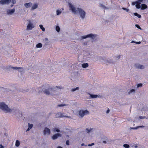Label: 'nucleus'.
Masks as SVG:
<instances>
[{"instance_id":"obj_1","label":"nucleus","mask_w":148,"mask_h":148,"mask_svg":"<svg viewBox=\"0 0 148 148\" xmlns=\"http://www.w3.org/2000/svg\"><path fill=\"white\" fill-rule=\"evenodd\" d=\"M68 5L70 10L75 14L78 13L80 17L82 19H84L86 17V12L83 9L80 8H76L72 3L68 2Z\"/></svg>"},{"instance_id":"obj_2","label":"nucleus","mask_w":148,"mask_h":148,"mask_svg":"<svg viewBox=\"0 0 148 148\" xmlns=\"http://www.w3.org/2000/svg\"><path fill=\"white\" fill-rule=\"evenodd\" d=\"M44 86L42 87L43 92L47 95H52L55 92V87L52 88L50 86H48L44 88Z\"/></svg>"},{"instance_id":"obj_3","label":"nucleus","mask_w":148,"mask_h":148,"mask_svg":"<svg viewBox=\"0 0 148 148\" xmlns=\"http://www.w3.org/2000/svg\"><path fill=\"white\" fill-rule=\"evenodd\" d=\"M0 109L5 113H11V109L9 108L4 102L0 103Z\"/></svg>"},{"instance_id":"obj_4","label":"nucleus","mask_w":148,"mask_h":148,"mask_svg":"<svg viewBox=\"0 0 148 148\" xmlns=\"http://www.w3.org/2000/svg\"><path fill=\"white\" fill-rule=\"evenodd\" d=\"M89 114V112L87 110H81L79 111L78 115L79 118H82L85 116L88 115Z\"/></svg>"},{"instance_id":"obj_5","label":"nucleus","mask_w":148,"mask_h":148,"mask_svg":"<svg viewBox=\"0 0 148 148\" xmlns=\"http://www.w3.org/2000/svg\"><path fill=\"white\" fill-rule=\"evenodd\" d=\"M137 1L133 2L132 3V5H136V7L137 8L139 9L141 8L140 4L141 3H145L146 0H137Z\"/></svg>"},{"instance_id":"obj_6","label":"nucleus","mask_w":148,"mask_h":148,"mask_svg":"<svg viewBox=\"0 0 148 148\" xmlns=\"http://www.w3.org/2000/svg\"><path fill=\"white\" fill-rule=\"evenodd\" d=\"M11 110L12 111L11 112H12L14 115H15L17 117H21L22 116V112L18 109H13Z\"/></svg>"},{"instance_id":"obj_7","label":"nucleus","mask_w":148,"mask_h":148,"mask_svg":"<svg viewBox=\"0 0 148 148\" xmlns=\"http://www.w3.org/2000/svg\"><path fill=\"white\" fill-rule=\"evenodd\" d=\"M34 27L35 25L31 21H28L26 28V30H31Z\"/></svg>"},{"instance_id":"obj_8","label":"nucleus","mask_w":148,"mask_h":148,"mask_svg":"<svg viewBox=\"0 0 148 148\" xmlns=\"http://www.w3.org/2000/svg\"><path fill=\"white\" fill-rule=\"evenodd\" d=\"M97 36L95 34H90L88 35L81 36V38L82 39L86 38H91L92 39H94Z\"/></svg>"},{"instance_id":"obj_9","label":"nucleus","mask_w":148,"mask_h":148,"mask_svg":"<svg viewBox=\"0 0 148 148\" xmlns=\"http://www.w3.org/2000/svg\"><path fill=\"white\" fill-rule=\"evenodd\" d=\"M85 132L89 134L90 133L95 132H96V130L95 128L89 127L85 129Z\"/></svg>"},{"instance_id":"obj_10","label":"nucleus","mask_w":148,"mask_h":148,"mask_svg":"<svg viewBox=\"0 0 148 148\" xmlns=\"http://www.w3.org/2000/svg\"><path fill=\"white\" fill-rule=\"evenodd\" d=\"M134 67L137 69H143L145 68L144 65L140 64L138 63H135L134 65Z\"/></svg>"},{"instance_id":"obj_11","label":"nucleus","mask_w":148,"mask_h":148,"mask_svg":"<svg viewBox=\"0 0 148 148\" xmlns=\"http://www.w3.org/2000/svg\"><path fill=\"white\" fill-rule=\"evenodd\" d=\"M15 10L14 8L12 9H7L6 13L8 15H12L14 12Z\"/></svg>"},{"instance_id":"obj_12","label":"nucleus","mask_w":148,"mask_h":148,"mask_svg":"<svg viewBox=\"0 0 148 148\" xmlns=\"http://www.w3.org/2000/svg\"><path fill=\"white\" fill-rule=\"evenodd\" d=\"M51 133L50 130L46 127L44 128L43 131L44 134L45 135H49Z\"/></svg>"},{"instance_id":"obj_13","label":"nucleus","mask_w":148,"mask_h":148,"mask_svg":"<svg viewBox=\"0 0 148 148\" xmlns=\"http://www.w3.org/2000/svg\"><path fill=\"white\" fill-rule=\"evenodd\" d=\"M11 2L10 0H1L0 1V3L3 5L8 4Z\"/></svg>"},{"instance_id":"obj_14","label":"nucleus","mask_w":148,"mask_h":148,"mask_svg":"<svg viewBox=\"0 0 148 148\" xmlns=\"http://www.w3.org/2000/svg\"><path fill=\"white\" fill-rule=\"evenodd\" d=\"M62 134H60L57 133L53 135L52 137L53 140H55L58 137H61Z\"/></svg>"},{"instance_id":"obj_15","label":"nucleus","mask_w":148,"mask_h":148,"mask_svg":"<svg viewBox=\"0 0 148 148\" xmlns=\"http://www.w3.org/2000/svg\"><path fill=\"white\" fill-rule=\"evenodd\" d=\"M32 5V3L31 2L26 3L24 4L25 7L27 8H28L31 7Z\"/></svg>"},{"instance_id":"obj_16","label":"nucleus","mask_w":148,"mask_h":148,"mask_svg":"<svg viewBox=\"0 0 148 148\" xmlns=\"http://www.w3.org/2000/svg\"><path fill=\"white\" fill-rule=\"evenodd\" d=\"M38 4L36 3L34 4L33 5H32L31 7V10H34L38 8Z\"/></svg>"},{"instance_id":"obj_17","label":"nucleus","mask_w":148,"mask_h":148,"mask_svg":"<svg viewBox=\"0 0 148 148\" xmlns=\"http://www.w3.org/2000/svg\"><path fill=\"white\" fill-rule=\"evenodd\" d=\"M88 94L90 95V98H92V99H95L98 97V95H95L91 94L90 93H88Z\"/></svg>"},{"instance_id":"obj_18","label":"nucleus","mask_w":148,"mask_h":148,"mask_svg":"<svg viewBox=\"0 0 148 148\" xmlns=\"http://www.w3.org/2000/svg\"><path fill=\"white\" fill-rule=\"evenodd\" d=\"M33 127V125L32 124L28 123V128L26 130V132L29 131L30 129H31Z\"/></svg>"},{"instance_id":"obj_19","label":"nucleus","mask_w":148,"mask_h":148,"mask_svg":"<svg viewBox=\"0 0 148 148\" xmlns=\"http://www.w3.org/2000/svg\"><path fill=\"white\" fill-rule=\"evenodd\" d=\"M147 6L145 4H141V9L142 10H144L147 8Z\"/></svg>"},{"instance_id":"obj_20","label":"nucleus","mask_w":148,"mask_h":148,"mask_svg":"<svg viewBox=\"0 0 148 148\" xmlns=\"http://www.w3.org/2000/svg\"><path fill=\"white\" fill-rule=\"evenodd\" d=\"M82 68H85L88 66V63L83 64H82Z\"/></svg>"},{"instance_id":"obj_21","label":"nucleus","mask_w":148,"mask_h":148,"mask_svg":"<svg viewBox=\"0 0 148 148\" xmlns=\"http://www.w3.org/2000/svg\"><path fill=\"white\" fill-rule=\"evenodd\" d=\"M62 113L60 112H58L56 114V117L57 118H61Z\"/></svg>"},{"instance_id":"obj_22","label":"nucleus","mask_w":148,"mask_h":148,"mask_svg":"<svg viewBox=\"0 0 148 148\" xmlns=\"http://www.w3.org/2000/svg\"><path fill=\"white\" fill-rule=\"evenodd\" d=\"M105 63H113V62L112 59H109L105 61Z\"/></svg>"},{"instance_id":"obj_23","label":"nucleus","mask_w":148,"mask_h":148,"mask_svg":"<svg viewBox=\"0 0 148 148\" xmlns=\"http://www.w3.org/2000/svg\"><path fill=\"white\" fill-rule=\"evenodd\" d=\"M42 47V45L40 43H39L37 44L36 45V47L37 48H40Z\"/></svg>"},{"instance_id":"obj_24","label":"nucleus","mask_w":148,"mask_h":148,"mask_svg":"<svg viewBox=\"0 0 148 148\" xmlns=\"http://www.w3.org/2000/svg\"><path fill=\"white\" fill-rule=\"evenodd\" d=\"M10 68L13 69L14 70H19V69H21V67H10Z\"/></svg>"},{"instance_id":"obj_25","label":"nucleus","mask_w":148,"mask_h":148,"mask_svg":"<svg viewBox=\"0 0 148 148\" xmlns=\"http://www.w3.org/2000/svg\"><path fill=\"white\" fill-rule=\"evenodd\" d=\"M20 144V141L18 140H16V143H15V146L16 147H18L19 146Z\"/></svg>"},{"instance_id":"obj_26","label":"nucleus","mask_w":148,"mask_h":148,"mask_svg":"<svg viewBox=\"0 0 148 148\" xmlns=\"http://www.w3.org/2000/svg\"><path fill=\"white\" fill-rule=\"evenodd\" d=\"M62 13L60 10H56V14L57 15H59Z\"/></svg>"},{"instance_id":"obj_27","label":"nucleus","mask_w":148,"mask_h":148,"mask_svg":"<svg viewBox=\"0 0 148 148\" xmlns=\"http://www.w3.org/2000/svg\"><path fill=\"white\" fill-rule=\"evenodd\" d=\"M39 27L40 29H41L43 32H44L45 31V28L43 27L42 25H40Z\"/></svg>"},{"instance_id":"obj_28","label":"nucleus","mask_w":148,"mask_h":148,"mask_svg":"<svg viewBox=\"0 0 148 148\" xmlns=\"http://www.w3.org/2000/svg\"><path fill=\"white\" fill-rule=\"evenodd\" d=\"M67 117V118H71V116H66L65 115V114L62 113L61 117Z\"/></svg>"},{"instance_id":"obj_29","label":"nucleus","mask_w":148,"mask_h":148,"mask_svg":"<svg viewBox=\"0 0 148 148\" xmlns=\"http://www.w3.org/2000/svg\"><path fill=\"white\" fill-rule=\"evenodd\" d=\"M100 6L104 9H108V8L102 4H100Z\"/></svg>"},{"instance_id":"obj_30","label":"nucleus","mask_w":148,"mask_h":148,"mask_svg":"<svg viewBox=\"0 0 148 148\" xmlns=\"http://www.w3.org/2000/svg\"><path fill=\"white\" fill-rule=\"evenodd\" d=\"M134 15L135 16H137L139 18H140L141 17V16L140 15L138 14L137 13H134Z\"/></svg>"},{"instance_id":"obj_31","label":"nucleus","mask_w":148,"mask_h":148,"mask_svg":"<svg viewBox=\"0 0 148 148\" xmlns=\"http://www.w3.org/2000/svg\"><path fill=\"white\" fill-rule=\"evenodd\" d=\"M123 146L125 148H129L130 147V146L127 144H125L123 145Z\"/></svg>"},{"instance_id":"obj_32","label":"nucleus","mask_w":148,"mask_h":148,"mask_svg":"<svg viewBox=\"0 0 148 148\" xmlns=\"http://www.w3.org/2000/svg\"><path fill=\"white\" fill-rule=\"evenodd\" d=\"M135 91V90L133 89H131V90H130V91L129 92H128V94H130L132 93H133V92L134 93V92Z\"/></svg>"},{"instance_id":"obj_33","label":"nucleus","mask_w":148,"mask_h":148,"mask_svg":"<svg viewBox=\"0 0 148 148\" xmlns=\"http://www.w3.org/2000/svg\"><path fill=\"white\" fill-rule=\"evenodd\" d=\"M56 29L57 32H59L60 31V28L59 27V26H57L56 27Z\"/></svg>"},{"instance_id":"obj_34","label":"nucleus","mask_w":148,"mask_h":148,"mask_svg":"<svg viewBox=\"0 0 148 148\" xmlns=\"http://www.w3.org/2000/svg\"><path fill=\"white\" fill-rule=\"evenodd\" d=\"M79 88L78 87H77L75 88H73L71 90V91L72 92H74L76 91V90H77L79 89Z\"/></svg>"},{"instance_id":"obj_35","label":"nucleus","mask_w":148,"mask_h":148,"mask_svg":"<svg viewBox=\"0 0 148 148\" xmlns=\"http://www.w3.org/2000/svg\"><path fill=\"white\" fill-rule=\"evenodd\" d=\"M55 87V91L56 90V88H59V89H62L63 88L62 86H56L55 87Z\"/></svg>"},{"instance_id":"obj_36","label":"nucleus","mask_w":148,"mask_h":148,"mask_svg":"<svg viewBox=\"0 0 148 148\" xmlns=\"http://www.w3.org/2000/svg\"><path fill=\"white\" fill-rule=\"evenodd\" d=\"M67 105L64 104H58V107H63L65 106H67Z\"/></svg>"},{"instance_id":"obj_37","label":"nucleus","mask_w":148,"mask_h":148,"mask_svg":"<svg viewBox=\"0 0 148 148\" xmlns=\"http://www.w3.org/2000/svg\"><path fill=\"white\" fill-rule=\"evenodd\" d=\"M122 9L126 11L127 12H128L129 11V9L128 8H122Z\"/></svg>"},{"instance_id":"obj_38","label":"nucleus","mask_w":148,"mask_h":148,"mask_svg":"<svg viewBox=\"0 0 148 148\" xmlns=\"http://www.w3.org/2000/svg\"><path fill=\"white\" fill-rule=\"evenodd\" d=\"M54 131L55 132H60V130L59 129H57L56 128H55L54 129Z\"/></svg>"},{"instance_id":"obj_39","label":"nucleus","mask_w":148,"mask_h":148,"mask_svg":"<svg viewBox=\"0 0 148 148\" xmlns=\"http://www.w3.org/2000/svg\"><path fill=\"white\" fill-rule=\"evenodd\" d=\"M21 69H20L19 70H18L19 72H22L23 71V68L22 67H21Z\"/></svg>"},{"instance_id":"obj_40","label":"nucleus","mask_w":148,"mask_h":148,"mask_svg":"<svg viewBox=\"0 0 148 148\" xmlns=\"http://www.w3.org/2000/svg\"><path fill=\"white\" fill-rule=\"evenodd\" d=\"M142 86V84H138L137 86V88H138V87H141Z\"/></svg>"},{"instance_id":"obj_41","label":"nucleus","mask_w":148,"mask_h":148,"mask_svg":"<svg viewBox=\"0 0 148 148\" xmlns=\"http://www.w3.org/2000/svg\"><path fill=\"white\" fill-rule=\"evenodd\" d=\"M130 130H136L137 129V128L136 127H130Z\"/></svg>"},{"instance_id":"obj_42","label":"nucleus","mask_w":148,"mask_h":148,"mask_svg":"<svg viewBox=\"0 0 148 148\" xmlns=\"http://www.w3.org/2000/svg\"><path fill=\"white\" fill-rule=\"evenodd\" d=\"M135 26L137 28H138L139 29H141V28H140V27L138 25H137V24Z\"/></svg>"},{"instance_id":"obj_43","label":"nucleus","mask_w":148,"mask_h":148,"mask_svg":"<svg viewBox=\"0 0 148 148\" xmlns=\"http://www.w3.org/2000/svg\"><path fill=\"white\" fill-rule=\"evenodd\" d=\"M66 144L67 145H69V140H67L66 142Z\"/></svg>"},{"instance_id":"obj_44","label":"nucleus","mask_w":148,"mask_h":148,"mask_svg":"<svg viewBox=\"0 0 148 148\" xmlns=\"http://www.w3.org/2000/svg\"><path fill=\"white\" fill-rule=\"evenodd\" d=\"M94 143H92L91 144H89L88 145V146H91L92 145H94Z\"/></svg>"},{"instance_id":"obj_45","label":"nucleus","mask_w":148,"mask_h":148,"mask_svg":"<svg viewBox=\"0 0 148 148\" xmlns=\"http://www.w3.org/2000/svg\"><path fill=\"white\" fill-rule=\"evenodd\" d=\"M16 2V0H12V3L13 4H15Z\"/></svg>"},{"instance_id":"obj_46","label":"nucleus","mask_w":148,"mask_h":148,"mask_svg":"<svg viewBox=\"0 0 148 148\" xmlns=\"http://www.w3.org/2000/svg\"><path fill=\"white\" fill-rule=\"evenodd\" d=\"M144 127V126H143V125L139 126H138L137 127V129L140 127Z\"/></svg>"},{"instance_id":"obj_47","label":"nucleus","mask_w":148,"mask_h":148,"mask_svg":"<svg viewBox=\"0 0 148 148\" xmlns=\"http://www.w3.org/2000/svg\"><path fill=\"white\" fill-rule=\"evenodd\" d=\"M136 44H139L141 43V42H136Z\"/></svg>"},{"instance_id":"obj_48","label":"nucleus","mask_w":148,"mask_h":148,"mask_svg":"<svg viewBox=\"0 0 148 148\" xmlns=\"http://www.w3.org/2000/svg\"><path fill=\"white\" fill-rule=\"evenodd\" d=\"M120 56L119 55L116 57V58L118 59L120 58Z\"/></svg>"},{"instance_id":"obj_49","label":"nucleus","mask_w":148,"mask_h":148,"mask_svg":"<svg viewBox=\"0 0 148 148\" xmlns=\"http://www.w3.org/2000/svg\"><path fill=\"white\" fill-rule=\"evenodd\" d=\"M0 148H4V147L1 144L0 145Z\"/></svg>"},{"instance_id":"obj_50","label":"nucleus","mask_w":148,"mask_h":148,"mask_svg":"<svg viewBox=\"0 0 148 148\" xmlns=\"http://www.w3.org/2000/svg\"><path fill=\"white\" fill-rule=\"evenodd\" d=\"M98 97L99 98H101L102 97V96L101 95H98Z\"/></svg>"},{"instance_id":"obj_51","label":"nucleus","mask_w":148,"mask_h":148,"mask_svg":"<svg viewBox=\"0 0 148 148\" xmlns=\"http://www.w3.org/2000/svg\"><path fill=\"white\" fill-rule=\"evenodd\" d=\"M131 43H136V42H135L133 40L131 42Z\"/></svg>"},{"instance_id":"obj_52","label":"nucleus","mask_w":148,"mask_h":148,"mask_svg":"<svg viewBox=\"0 0 148 148\" xmlns=\"http://www.w3.org/2000/svg\"><path fill=\"white\" fill-rule=\"evenodd\" d=\"M139 118L140 119H143V117L142 116H140L139 117Z\"/></svg>"},{"instance_id":"obj_53","label":"nucleus","mask_w":148,"mask_h":148,"mask_svg":"<svg viewBox=\"0 0 148 148\" xmlns=\"http://www.w3.org/2000/svg\"><path fill=\"white\" fill-rule=\"evenodd\" d=\"M110 112V110L109 109H108L107 111V112H106V113H109V112Z\"/></svg>"},{"instance_id":"obj_54","label":"nucleus","mask_w":148,"mask_h":148,"mask_svg":"<svg viewBox=\"0 0 148 148\" xmlns=\"http://www.w3.org/2000/svg\"><path fill=\"white\" fill-rule=\"evenodd\" d=\"M87 42H85L84 43V44L85 45H87Z\"/></svg>"},{"instance_id":"obj_55","label":"nucleus","mask_w":148,"mask_h":148,"mask_svg":"<svg viewBox=\"0 0 148 148\" xmlns=\"http://www.w3.org/2000/svg\"><path fill=\"white\" fill-rule=\"evenodd\" d=\"M81 145L82 146H86V145H85L84 143H82L81 144Z\"/></svg>"},{"instance_id":"obj_56","label":"nucleus","mask_w":148,"mask_h":148,"mask_svg":"<svg viewBox=\"0 0 148 148\" xmlns=\"http://www.w3.org/2000/svg\"><path fill=\"white\" fill-rule=\"evenodd\" d=\"M45 40L46 41H47L48 40V39L47 38H46L45 39Z\"/></svg>"},{"instance_id":"obj_57","label":"nucleus","mask_w":148,"mask_h":148,"mask_svg":"<svg viewBox=\"0 0 148 148\" xmlns=\"http://www.w3.org/2000/svg\"><path fill=\"white\" fill-rule=\"evenodd\" d=\"M57 148H62V147L60 146H58Z\"/></svg>"},{"instance_id":"obj_58","label":"nucleus","mask_w":148,"mask_h":148,"mask_svg":"<svg viewBox=\"0 0 148 148\" xmlns=\"http://www.w3.org/2000/svg\"><path fill=\"white\" fill-rule=\"evenodd\" d=\"M103 143H106V141H103Z\"/></svg>"},{"instance_id":"obj_59","label":"nucleus","mask_w":148,"mask_h":148,"mask_svg":"<svg viewBox=\"0 0 148 148\" xmlns=\"http://www.w3.org/2000/svg\"><path fill=\"white\" fill-rule=\"evenodd\" d=\"M134 147L135 148H137L138 147V146L137 145H135V146H134Z\"/></svg>"},{"instance_id":"obj_60","label":"nucleus","mask_w":148,"mask_h":148,"mask_svg":"<svg viewBox=\"0 0 148 148\" xmlns=\"http://www.w3.org/2000/svg\"><path fill=\"white\" fill-rule=\"evenodd\" d=\"M13 6V5H10V6L11 7H12Z\"/></svg>"},{"instance_id":"obj_61","label":"nucleus","mask_w":148,"mask_h":148,"mask_svg":"<svg viewBox=\"0 0 148 148\" xmlns=\"http://www.w3.org/2000/svg\"><path fill=\"white\" fill-rule=\"evenodd\" d=\"M145 118V116L143 117V118Z\"/></svg>"},{"instance_id":"obj_62","label":"nucleus","mask_w":148,"mask_h":148,"mask_svg":"<svg viewBox=\"0 0 148 148\" xmlns=\"http://www.w3.org/2000/svg\"><path fill=\"white\" fill-rule=\"evenodd\" d=\"M148 3V0H147Z\"/></svg>"}]
</instances>
